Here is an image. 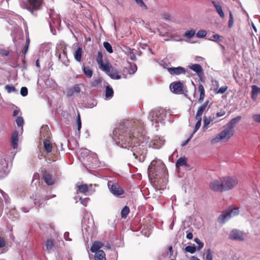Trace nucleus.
<instances>
[{
  "label": "nucleus",
  "mask_w": 260,
  "mask_h": 260,
  "mask_svg": "<svg viewBox=\"0 0 260 260\" xmlns=\"http://www.w3.org/2000/svg\"><path fill=\"white\" fill-rule=\"evenodd\" d=\"M138 123L126 120L120 123L113 132V139L119 147L131 149L136 159L143 161L146 154L144 148L143 132H132L138 128Z\"/></svg>",
  "instance_id": "1"
},
{
  "label": "nucleus",
  "mask_w": 260,
  "mask_h": 260,
  "mask_svg": "<svg viewBox=\"0 0 260 260\" xmlns=\"http://www.w3.org/2000/svg\"><path fill=\"white\" fill-rule=\"evenodd\" d=\"M234 132L235 130H231L226 126V127L217 134L215 138L211 139V143L212 144H215L219 142L225 143L233 136Z\"/></svg>",
  "instance_id": "2"
},
{
  "label": "nucleus",
  "mask_w": 260,
  "mask_h": 260,
  "mask_svg": "<svg viewBox=\"0 0 260 260\" xmlns=\"http://www.w3.org/2000/svg\"><path fill=\"white\" fill-rule=\"evenodd\" d=\"M166 113L162 108H157L150 113L149 119L152 122H161L166 117Z\"/></svg>",
  "instance_id": "3"
},
{
  "label": "nucleus",
  "mask_w": 260,
  "mask_h": 260,
  "mask_svg": "<svg viewBox=\"0 0 260 260\" xmlns=\"http://www.w3.org/2000/svg\"><path fill=\"white\" fill-rule=\"evenodd\" d=\"M239 210L238 208L223 211L218 218V221L220 223H224L232 217L238 215Z\"/></svg>",
  "instance_id": "4"
},
{
  "label": "nucleus",
  "mask_w": 260,
  "mask_h": 260,
  "mask_svg": "<svg viewBox=\"0 0 260 260\" xmlns=\"http://www.w3.org/2000/svg\"><path fill=\"white\" fill-rule=\"evenodd\" d=\"M223 190L228 191L236 187L238 183V179L235 176H226L222 177Z\"/></svg>",
  "instance_id": "5"
},
{
  "label": "nucleus",
  "mask_w": 260,
  "mask_h": 260,
  "mask_svg": "<svg viewBox=\"0 0 260 260\" xmlns=\"http://www.w3.org/2000/svg\"><path fill=\"white\" fill-rule=\"evenodd\" d=\"M85 161L84 165L87 168L89 167V168L95 169L100 166L99 160L95 153H93L89 155H87Z\"/></svg>",
  "instance_id": "6"
},
{
  "label": "nucleus",
  "mask_w": 260,
  "mask_h": 260,
  "mask_svg": "<svg viewBox=\"0 0 260 260\" xmlns=\"http://www.w3.org/2000/svg\"><path fill=\"white\" fill-rule=\"evenodd\" d=\"M108 186L110 191L115 196H119L124 193V190L122 187L116 182L109 181Z\"/></svg>",
  "instance_id": "7"
},
{
  "label": "nucleus",
  "mask_w": 260,
  "mask_h": 260,
  "mask_svg": "<svg viewBox=\"0 0 260 260\" xmlns=\"http://www.w3.org/2000/svg\"><path fill=\"white\" fill-rule=\"evenodd\" d=\"M210 188L214 191L222 192L223 190V186L222 181V178L214 180L210 182Z\"/></svg>",
  "instance_id": "8"
},
{
  "label": "nucleus",
  "mask_w": 260,
  "mask_h": 260,
  "mask_svg": "<svg viewBox=\"0 0 260 260\" xmlns=\"http://www.w3.org/2000/svg\"><path fill=\"white\" fill-rule=\"evenodd\" d=\"M42 2L43 0H28L27 9L33 14L34 11H37L40 9Z\"/></svg>",
  "instance_id": "9"
},
{
  "label": "nucleus",
  "mask_w": 260,
  "mask_h": 260,
  "mask_svg": "<svg viewBox=\"0 0 260 260\" xmlns=\"http://www.w3.org/2000/svg\"><path fill=\"white\" fill-rule=\"evenodd\" d=\"M165 143V140L159 136H155L149 144V147L155 149L160 148Z\"/></svg>",
  "instance_id": "10"
},
{
  "label": "nucleus",
  "mask_w": 260,
  "mask_h": 260,
  "mask_svg": "<svg viewBox=\"0 0 260 260\" xmlns=\"http://www.w3.org/2000/svg\"><path fill=\"white\" fill-rule=\"evenodd\" d=\"M50 18L51 19L49 22L50 27L52 33L53 35H55V30H53V27H56L60 23V19L57 15H51L50 14Z\"/></svg>",
  "instance_id": "11"
},
{
  "label": "nucleus",
  "mask_w": 260,
  "mask_h": 260,
  "mask_svg": "<svg viewBox=\"0 0 260 260\" xmlns=\"http://www.w3.org/2000/svg\"><path fill=\"white\" fill-rule=\"evenodd\" d=\"M229 237L232 240L242 241L244 240V234L240 231L235 229L231 231Z\"/></svg>",
  "instance_id": "12"
},
{
  "label": "nucleus",
  "mask_w": 260,
  "mask_h": 260,
  "mask_svg": "<svg viewBox=\"0 0 260 260\" xmlns=\"http://www.w3.org/2000/svg\"><path fill=\"white\" fill-rule=\"evenodd\" d=\"M188 68L194 71L199 78L202 80L204 77V72L201 66L199 64H193L188 66Z\"/></svg>",
  "instance_id": "13"
},
{
  "label": "nucleus",
  "mask_w": 260,
  "mask_h": 260,
  "mask_svg": "<svg viewBox=\"0 0 260 260\" xmlns=\"http://www.w3.org/2000/svg\"><path fill=\"white\" fill-rule=\"evenodd\" d=\"M168 71L172 75H179L181 74H185V69L181 67L168 68Z\"/></svg>",
  "instance_id": "14"
},
{
  "label": "nucleus",
  "mask_w": 260,
  "mask_h": 260,
  "mask_svg": "<svg viewBox=\"0 0 260 260\" xmlns=\"http://www.w3.org/2000/svg\"><path fill=\"white\" fill-rule=\"evenodd\" d=\"M183 85L180 81L172 83L170 85V88L173 89V92L178 93H181L183 91Z\"/></svg>",
  "instance_id": "15"
},
{
  "label": "nucleus",
  "mask_w": 260,
  "mask_h": 260,
  "mask_svg": "<svg viewBox=\"0 0 260 260\" xmlns=\"http://www.w3.org/2000/svg\"><path fill=\"white\" fill-rule=\"evenodd\" d=\"M58 59L66 67L69 66V60L67 57V49L64 48L61 53L58 54Z\"/></svg>",
  "instance_id": "16"
},
{
  "label": "nucleus",
  "mask_w": 260,
  "mask_h": 260,
  "mask_svg": "<svg viewBox=\"0 0 260 260\" xmlns=\"http://www.w3.org/2000/svg\"><path fill=\"white\" fill-rule=\"evenodd\" d=\"M7 163L4 159H0V178H4L7 175L6 171Z\"/></svg>",
  "instance_id": "17"
},
{
  "label": "nucleus",
  "mask_w": 260,
  "mask_h": 260,
  "mask_svg": "<svg viewBox=\"0 0 260 260\" xmlns=\"http://www.w3.org/2000/svg\"><path fill=\"white\" fill-rule=\"evenodd\" d=\"M81 91L79 85L76 84L72 88L68 89L67 90V96L68 98H71L75 94L79 93Z\"/></svg>",
  "instance_id": "18"
},
{
  "label": "nucleus",
  "mask_w": 260,
  "mask_h": 260,
  "mask_svg": "<svg viewBox=\"0 0 260 260\" xmlns=\"http://www.w3.org/2000/svg\"><path fill=\"white\" fill-rule=\"evenodd\" d=\"M157 162L155 160H153L150 163L148 169V173L149 176H152L153 177L156 176L158 174L156 173V164Z\"/></svg>",
  "instance_id": "19"
},
{
  "label": "nucleus",
  "mask_w": 260,
  "mask_h": 260,
  "mask_svg": "<svg viewBox=\"0 0 260 260\" xmlns=\"http://www.w3.org/2000/svg\"><path fill=\"white\" fill-rule=\"evenodd\" d=\"M43 178L45 182L48 185H52L54 181L52 179L51 175L47 171H44L43 173Z\"/></svg>",
  "instance_id": "20"
},
{
  "label": "nucleus",
  "mask_w": 260,
  "mask_h": 260,
  "mask_svg": "<svg viewBox=\"0 0 260 260\" xmlns=\"http://www.w3.org/2000/svg\"><path fill=\"white\" fill-rule=\"evenodd\" d=\"M18 142V133L15 131L13 133L11 136V146L14 149H17Z\"/></svg>",
  "instance_id": "21"
},
{
  "label": "nucleus",
  "mask_w": 260,
  "mask_h": 260,
  "mask_svg": "<svg viewBox=\"0 0 260 260\" xmlns=\"http://www.w3.org/2000/svg\"><path fill=\"white\" fill-rule=\"evenodd\" d=\"M241 116H237L236 117L232 118L226 125V126L231 129V130H235L234 127L235 124L240 121L241 119Z\"/></svg>",
  "instance_id": "22"
},
{
  "label": "nucleus",
  "mask_w": 260,
  "mask_h": 260,
  "mask_svg": "<svg viewBox=\"0 0 260 260\" xmlns=\"http://www.w3.org/2000/svg\"><path fill=\"white\" fill-rule=\"evenodd\" d=\"M77 187L79 192L84 193L86 192L90 191L92 189L91 187H92V184H91L88 186L86 184H82L78 185Z\"/></svg>",
  "instance_id": "23"
},
{
  "label": "nucleus",
  "mask_w": 260,
  "mask_h": 260,
  "mask_svg": "<svg viewBox=\"0 0 260 260\" xmlns=\"http://www.w3.org/2000/svg\"><path fill=\"white\" fill-rule=\"evenodd\" d=\"M212 4L214 5V7L215 8L217 12L219 15L220 17L222 18H224V13L222 11V7L221 5L219 4V3L213 1Z\"/></svg>",
  "instance_id": "24"
},
{
  "label": "nucleus",
  "mask_w": 260,
  "mask_h": 260,
  "mask_svg": "<svg viewBox=\"0 0 260 260\" xmlns=\"http://www.w3.org/2000/svg\"><path fill=\"white\" fill-rule=\"evenodd\" d=\"M82 55V48L81 47H78L75 50L74 56L75 59L78 61L80 62L81 60V57Z\"/></svg>",
  "instance_id": "25"
},
{
  "label": "nucleus",
  "mask_w": 260,
  "mask_h": 260,
  "mask_svg": "<svg viewBox=\"0 0 260 260\" xmlns=\"http://www.w3.org/2000/svg\"><path fill=\"white\" fill-rule=\"evenodd\" d=\"M209 103V101H206L203 105L199 107L198 109L197 112L196 113V117H201L202 115L203 112L205 111L208 104Z\"/></svg>",
  "instance_id": "26"
},
{
  "label": "nucleus",
  "mask_w": 260,
  "mask_h": 260,
  "mask_svg": "<svg viewBox=\"0 0 260 260\" xmlns=\"http://www.w3.org/2000/svg\"><path fill=\"white\" fill-rule=\"evenodd\" d=\"M103 245V244L102 243L99 241H95L93 243L90 248V251L93 253L100 251L101 250L100 249L102 247Z\"/></svg>",
  "instance_id": "27"
},
{
  "label": "nucleus",
  "mask_w": 260,
  "mask_h": 260,
  "mask_svg": "<svg viewBox=\"0 0 260 260\" xmlns=\"http://www.w3.org/2000/svg\"><path fill=\"white\" fill-rule=\"evenodd\" d=\"M107 74L112 79L118 80L121 78V76L118 74V72L113 68H112Z\"/></svg>",
  "instance_id": "28"
},
{
  "label": "nucleus",
  "mask_w": 260,
  "mask_h": 260,
  "mask_svg": "<svg viewBox=\"0 0 260 260\" xmlns=\"http://www.w3.org/2000/svg\"><path fill=\"white\" fill-rule=\"evenodd\" d=\"M113 94L114 92L112 88L109 85H107L106 87L105 93L106 99H111L113 97Z\"/></svg>",
  "instance_id": "29"
},
{
  "label": "nucleus",
  "mask_w": 260,
  "mask_h": 260,
  "mask_svg": "<svg viewBox=\"0 0 260 260\" xmlns=\"http://www.w3.org/2000/svg\"><path fill=\"white\" fill-rule=\"evenodd\" d=\"M94 253L95 260H106L105 257V253L103 250H100Z\"/></svg>",
  "instance_id": "30"
},
{
  "label": "nucleus",
  "mask_w": 260,
  "mask_h": 260,
  "mask_svg": "<svg viewBox=\"0 0 260 260\" xmlns=\"http://www.w3.org/2000/svg\"><path fill=\"white\" fill-rule=\"evenodd\" d=\"M54 245V241L53 239H48L46 241L45 243V250L50 252L53 248Z\"/></svg>",
  "instance_id": "31"
},
{
  "label": "nucleus",
  "mask_w": 260,
  "mask_h": 260,
  "mask_svg": "<svg viewBox=\"0 0 260 260\" xmlns=\"http://www.w3.org/2000/svg\"><path fill=\"white\" fill-rule=\"evenodd\" d=\"M199 91L200 92V98L199 99V103H201L203 102L205 98V90L204 86L202 84H200L198 87Z\"/></svg>",
  "instance_id": "32"
},
{
  "label": "nucleus",
  "mask_w": 260,
  "mask_h": 260,
  "mask_svg": "<svg viewBox=\"0 0 260 260\" xmlns=\"http://www.w3.org/2000/svg\"><path fill=\"white\" fill-rule=\"evenodd\" d=\"M99 67L100 70L106 72L107 74H108L112 69L108 63H104V62H103L100 64Z\"/></svg>",
  "instance_id": "33"
},
{
  "label": "nucleus",
  "mask_w": 260,
  "mask_h": 260,
  "mask_svg": "<svg viewBox=\"0 0 260 260\" xmlns=\"http://www.w3.org/2000/svg\"><path fill=\"white\" fill-rule=\"evenodd\" d=\"M44 149L47 153L51 152L52 147L50 141L47 139L43 140Z\"/></svg>",
  "instance_id": "34"
},
{
  "label": "nucleus",
  "mask_w": 260,
  "mask_h": 260,
  "mask_svg": "<svg viewBox=\"0 0 260 260\" xmlns=\"http://www.w3.org/2000/svg\"><path fill=\"white\" fill-rule=\"evenodd\" d=\"M40 136L42 138V137H44V138L46 137L47 138L49 137L50 133L49 132L48 128L47 126L42 127L41 128Z\"/></svg>",
  "instance_id": "35"
},
{
  "label": "nucleus",
  "mask_w": 260,
  "mask_h": 260,
  "mask_svg": "<svg viewBox=\"0 0 260 260\" xmlns=\"http://www.w3.org/2000/svg\"><path fill=\"white\" fill-rule=\"evenodd\" d=\"M84 74L88 78H91L93 75L92 71L88 67H83L82 68Z\"/></svg>",
  "instance_id": "36"
},
{
  "label": "nucleus",
  "mask_w": 260,
  "mask_h": 260,
  "mask_svg": "<svg viewBox=\"0 0 260 260\" xmlns=\"http://www.w3.org/2000/svg\"><path fill=\"white\" fill-rule=\"evenodd\" d=\"M186 165V160L185 158L183 157H180L179 158L176 163V167L178 168L181 166H183L184 165Z\"/></svg>",
  "instance_id": "37"
},
{
  "label": "nucleus",
  "mask_w": 260,
  "mask_h": 260,
  "mask_svg": "<svg viewBox=\"0 0 260 260\" xmlns=\"http://www.w3.org/2000/svg\"><path fill=\"white\" fill-rule=\"evenodd\" d=\"M129 213V209L127 206H125L121 211V215L122 218H126Z\"/></svg>",
  "instance_id": "38"
},
{
  "label": "nucleus",
  "mask_w": 260,
  "mask_h": 260,
  "mask_svg": "<svg viewBox=\"0 0 260 260\" xmlns=\"http://www.w3.org/2000/svg\"><path fill=\"white\" fill-rule=\"evenodd\" d=\"M196 119H197V121L196 122L194 131H193V133H192V134H193V135H194L196 133V132L199 129V128L201 126V124L202 117L199 118V117H196Z\"/></svg>",
  "instance_id": "39"
},
{
  "label": "nucleus",
  "mask_w": 260,
  "mask_h": 260,
  "mask_svg": "<svg viewBox=\"0 0 260 260\" xmlns=\"http://www.w3.org/2000/svg\"><path fill=\"white\" fill-rule=\"evenodd\" d=\"M126 53L127 54V56L129 59L133 61L136 60V57L135 56V54L134 53L132 49L128 48Z\"/></svg>",
  "instance_id": "40"
},
{
  "label": "nucleus",
  "mask_w": 260,
  "mask_h": 260,
  "mask_svg": "<svg viewBox=\"0 0 260 260\" xmlns=\"http://www.w3.org/2000/svg\"><path fill=\"white\" fill-rule=\"evenodd\" d=\"M252 88V98L254 99V95H257L258 93H260V88L257 87L256 85H252L251 86Z\"/></svg>",
  "instance_id": "41"
},
{
  "label": "nucleus",
  "mask_w": 260,
  "mask_h": 260,
  "mask_svg": "<svg viewBox=\"0 0 260 260\" xmlns=\"http://www.w3.org/2000/svg\"><path fill=\"white\" fill-rule=\"evenodd\" d=\"M15 210H12L10 211L8 214V215L10 216V218H12V220H14L19 217V215L17 213L14 214Z\"/></svg>",
  "instance_id": "42"
},
{
  "label": "nucleus",
  "mask_w": 260,
  "mask_h": 260,
  "mask_svg": "<svg viewBox=\"0 0 260 260\" xmlns=\"http://www.w3.org/2000/svg\"><path fill=\"white\" fill-rule=\"evenodd\" d=\"M195 34V31L194 30H190L186 31L184 34V36L187 38H192Z\"/></svg>",
  "instance_id": "43"
},
{
  "label": "nucleus",
  "mask_w": 260,
  "mask_h": 260,
  "mask_svg": "<svg viewBox=\"0 0 260 260\" xmlns=\"http://www.w3.org/2000/svg\"><path fill=\"white\" fill-rule=\"evenodd\" d=\"M103 45L107 52L110 53L113 52L112 47L109 43L105 42L104 43Z\"/></svg>",
  "instance_id": "44"
},
{
  "label": "nucleus",
  "mask_w": 260,
  "mask_h": 260,
  "mask_svg": "<svg viewBox=\"0 0 260 260\" xmlns=\"http://www.w3.org/2000/svg\"><path fill=\"white\" fill-rule=\"evenodd\" d=\"M196 248L194 246H187L185 247V250L190 253H194L196 251Z\"/></svg>",
  "instance_id": "45"
},
{
  "label": "nucleus",
  "mask_w": 260,
  "mask_h": 260,
  "mask_svg": "<svg viewBox=\"0 0 260 260\" xmlns=\"http://www.w3.org/2000/svg\"><path fill=\"white\" fill-rule=\"evenodd\" d=\"M212 121V118L209 117H207L206 116H204V119H203V122H204V127H206L208 126V125H209L210 122Z\"/></svg>",
  "instance_id": "46"
},
{
  "label": "nucleus",
  "mask_w": 260,
  "mask_h": 260,
  "mask_svg": "<svg viewBox=\"0 0 260 260\" xmlns=\"http://www.w3.org/2000/svg\"><path fill=\"white\" fill-rule=\"evenodd\" d=\"M135 2L142 8L147 10V6L145 4L143 0H134Z\"/></svg>",
  "instance_id": "47"
},
{
  "label": "nucleus",
  "mask_w": 260,
  "mask_h": 260,
  "mask_svg": "<svg viewBox=\"0 0 260 260\" xmlns=\"http://www.w3.org/2000/svg\"><path fill=\"white\" fill-rule=\"evenodd\" d=\"M137 70V67L136 64H131L128 72L131 74H134Z\"/></svg>",
  "instance_id": "48"
},
{
  "label": "nucleus",
  "mask_w": 260,
  "mask_h": 260,
  "mask_svg": "<svg viewBox=\"0 0 260 260\" xmlns=\"http://www.w3.org/2000/svg\"><path fill=\"white\" fill-rule=\"evenodd\" d=\"M212 253L210 249H207L206 253L205 260H212Z\"/></svg>",
  "instance_id": "49"
},
{
  "label": "nucleus",
  "mask_w": 260,
  "mask_h": 260,
  "mask_svg": "<svg viewBox=\"0 0 260 260\" xmlns=\"http://www.w3.org/2000/svg\"><path fill=\"white\" fill-rule=\"evenodd\" d=\"M194 241L197 244H198V246L197 247V249L198 250H200L201 249H202L203 246H204V243L203 242H202L198 238H196L194 239Z\"/></svg>",
  "instance_id": "50"
},
{
  "label": "nucleus",
  "mask_w": 260,
  "mask_h": 260,
  "mask_svg": "<svg viewBox=\"0 0 260 260\" xmlns=\"http://www.w3.org/2000/svg\"><path fill=\"white\" fill-rule=\"evenodd\" d=\"M207 35V32L204 30H200L198 31L196 34V36L199 38H202L205 37Z\"/></svg>",
  "instance_id": "51"
},
{
  "label": "nucleus",
  "mask_w": 260,
  "mask_h": 260,
  "mask_svg": "<svg viewBox=\"0 0 260 260\" xmlns=\"http://www.w3.org/2000/svg\"><path fill=\"white\" fill-rule=\"evenodd\" d=\"M16 122L18 126H23L24 124V120L22 117L18 116L16 119Z\"/></svg>",
  "instance_id": "52"
},
{
  "label": "nucleus",
  "mask_w": 260,
  "mask_h": 260,
  "mask_svg": "<svg viewBox=\"0 0 260 260\" xmlns=\"http://www.w3.org/2000/svg\"><path fill=\"white\" fill-rule=\"evenodd\" d=\"M90 199L89 198H82L81 197L79 198V201L81 204H82L84 206H86L88 203L89 202Z\"/></svg>",
  "instance_id": "53"
},
{
  "label": "nucleus",
  "mask_w": 260,
  "mask_h": 260,
  "mask_svg": "<svg viewBox=\"0 0 260 260\" xmlns=\"http://www.w3.org/2000/svg\"><path fill=\"white\" fill-rule=\"evenodd\" d=\"M5 89L7 90L8 93H11L16 91L15 87L13 85H7L5 86Z\"/></svg>",
  "instance_id": "54"
},
{
  "label": "nucleus",
  "mask_w": 260,
  "mask_h": 260,
  "mask_svg": "<svg viewBox=\"0 0 260 260\" xmlns=\"http://www.w3.org/2000/svg\"><path fill=\"white\" fill-rule=\"evenodd\" d=\"M96 62L99 66L103 62L102 54L100 52L98 53Z\"/></svg>",
  "instance_id": "55"
},
{
  "label": "nucleus",
  "mask_w": 260,
  "mask_h": 260,
  "mask_svg": "<svg viewBox=\"0 0 260 260\" xmlns=\"http://www.w3.org/2000/svg\"><path fill=\"white\" fill-rule=\"evenodd\" d=\"M230 19L228 23L229 27L231 28L234 24V18L232 12H230Z\"/></svg>",
  "instance_id": "56"
},
{
  "label": "nucleus",
  "mask_w": 260,
  "mask_h": 260,
  "mask_svg": "<svg viewBox=\"0 0 260 260\" xmlns=\"http://www.w3.org/2000/svg\"><path fill=\"white\" fill-rule=\"evenodd\" d=\"M252 118L255 122L260 123V114H253Z\"/></svg>",
  "instance_id": "57"
},
{
  "label": "nucleus",
  "mask_w": 260,
  "mask_h": 260,
  "mask_svg": "<svg viewBox=\"0 0 260 260\" xmlns=\"http://www.w3.org/2000/svg\"><path fill=\"white\" fill-rule=\"evenodd\" d=\"M21 95L23 96H25L27 95L28 90L27 88L26 87H22L20 90Z\"/></svg>",
  "instance_id": "58"
},
{
  "label": "nucleus",
  "mask_w": 260,
  "mask_h": 260,
  "mask_svg": "<svg viewBox=\"0 0 260 260\" xmlns=\"http://www.w3.org/2000/svg\"><path fill=\"white\" fill-rule=\"evenodd\" d=\"M212 37L216 40L214 41L217 42L218 44L220 42L222 41V37H221L218 34L213 35L212 36Z\"/></svg>",
  "instance_id": "59"
},
{
  "label": "nucleus",
  "mask_w": 260,
  "mask_h": 260,
  "mask_svg": "<svg viewBox=\"0 0 260 260\" xmlns=\"http://www.w3.org/2000/svg\"><path fill=\"white\" fill-rule=\"evenodd\" d=\"M77 129L78 131H80V129L81 128V121L80 115L79 114L77 117Z\"/></svg>",
  "instance_id": "60"
},
{
  "label": "nucleus",
  "mask_w": 260,
  "mask_h": 260,
  "mask_svg": "<svg viewBox=\"0 0 260 260\" xmlns=\"http://www.w3.org/2000/svg\"><path fill=\"white\" fill-rule=\"evenodd\" d=\"M227 89H228L227 86H222L218 90V91L216 92V93H220V94L223 93L226 91Z\"/></svg>",
  "instance_id": "61"
},
{
  "label": "nucleus",
  "mask_w": 260,
  "mask_h": 260,
  "mask_svg": "<svg viewBox=\"0 0 260 260\" xmlns=\"http://www.w3.org/2000/svg\"><path fill=\"white\" fill-rule=\"evenodd\" d=\"M193 135L191 134L190 135V136H189V137L186 141H185L184 142H183L182 143V144H181L182 146H184L185 145H186L189 142V141L191 139V138L193 137Z\"/></svg>",
  "instance_id": "62"
},
{
  "label": "nucleus",
  "mask_w": 260,
  "mask_h": 260,
  "mask_svg": "<svg viewBox=\"0 0 260 260\" xmlns=\"http://www.w3.org/2000/svg\"><path fill=\"white\" fill-rule=\"evenodd\" d=\"M6 245L5 240L1 237H0V248L4 247Z\"/></svg>",
  "instance_id": "63"
},
{
  "label": "nucleus",
  "mask_w": 260,
  "mask_h": 260,
  "mask_svg": "<svg viewBox=\"0 0 260 260\" xmlns=\"http://www.w3.org/2000/svg\"><path fill=\"white\" fill-rule=\"evenodd\" d=\"M64 238L66 241H71L72 239L69 238V233L68 232H65L64 234Z\"/></svg>",
  "instance_id": "64"
}]
</instances>
